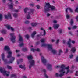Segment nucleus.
<instances>
[{"mask_svg":"<svg viewBox=\"0 0 78 78\" xmlns=\"http://www.w3.org/2000/svg\"><path fill=\"white\" fill-rule=\"evenodd\" d=\"M8 55L7 56V58H10V61L8 62H7V59H5V54L4 53H2V58L3 61H4V62L5 63H8V64H11L12 63L13 61L15 59V58L12 57V52L9 51L8 52Z\"/></svg>","mask_w":78,"mask_h":78,"instance_id":"1","label":"nucleus"},{"mask_svg":"<svg viewBox=\"0 0 78 78\" xmlns=\"http://www.w3.org/2000/svg\"><path fill=\"white\" fill-rule=\"evenodd\" d=\"M47 46L48 49V50H51V51L53 53V54H56V50H54L53 49V48H52V45L50 44H47L43 43L42 44L41 47H46Z\"/></svg>","mask_w":78,"mask_h":78,"instance_id":"2","label":"nucleus"},{"mask_svg":"<svg viewBox=\"0 0 78 78\" xmlns=\"http://www.w3.org/2000/svg\"><path fill=\"white\" fill-rule=\"evenodd\" d=\"M51 8V5L50 4V3H46V5L44 6V12L45 13H47L48 11H50V9Z\"/></svg>","mask_w":78,"mask_h":78,"instance_id":"3","label":"nucleus"},{"mask_svg":"<svg viewBox=\"0 0 78 78\" xmlns=\"http://www.w3.org/2000/svg\"><path fill=\"white\" fill-rule=\"evenodd\" d=\"M10 36L11 37L10 38V40L13 43H14L16 42V36H14V33H10Z\"/></svg>","mask_w":78,"mask_h":78,"instance_id":"4","label":"nucleus"},{"mask_svg":"<svg viewBox=\"0 0 78 78\" xmlns=\"http://www.w3.org/2000/svg\"><path fill=\"white\" fill-rule=\"evenodd\" d=\"M34 9H30V12H28V15L27 17V19H30V14H33V12H34Z\"/></svg>","mask_w":78,"mask_h":78,"instance_id":"5","label":"nucleus"},{"mask_svg":"<svg viewBox=\"0 0 78 78\" xmlns=\"http://www.w3.org/2000/svg\"><path fill=\"white\" fill-rule=\"evenodd\" d=\"M19 41H20V42H21L22 43L19 45L20 47H22L24 45V44L23 43V38H22V36H21V35H20V34H19Z\"/></svg>","mask_w":78,"mask_h":78,"instance_id":"6","label":"nucleus"},{"mask_svg":"<svg viewBox=\"0 0 78 78\" xmlns=\"http://www.w3.org/2000/svg\"><path fill=\"white\" fill-rule=\"evenodd\" d=\"M0 72L1 73H3L4 75H6L7 76H9V74L6 73V71L3 70V68L2 67H0Z\"/></svg>","mask_w":78,"mask_h":78,"instance_id":"7","label":"nucleus"},{"mask_svg":"<svg viewBox=\"0 0 78 78\" xmlns=\"http://www.w3.org/2000/svg\"><path fill=\"white\" fill-rule=\"evenodd\" d=\"M60 68L62 70H63L64 71H65V70L66 69L67 70H69V66H68L67 67H66V66L64 65V64H62L61 65Z\"/></svg>","mask_w":78,"mask_h":78,"instance_id":"8","label":"nucleus"},{"mask_svg":"<svg viewBox=\"0 0 78 78\" xmlns=\"http://www.w3.org/2000/svg\"><path fill=\"white\" fill-rule=\"evenodd\" d=\"M29 62L30 63V65L29 66V69H30L31 68V66L34 65L35 62H34V61L33 60H31L29 61Z\"/></svg>","mask_w":78,"mask_h":78,"instance_id":"9","label":"nucleus"},{"mask_svg":"<svg viewBox=\"0 0 78 78\" xmlns=\"http://www.w3.org/2000/svg\"><path fill=\"white\" fill-rule=\"evenodd\" d=\"M60 72L62 73L61 74H60L59 75V77H62L63 75H64V73H66V72L64 71L63 69L60 70Z\"/></svg>","mask_w":78,"mask_h":78,"instance_id":"10","label":"nucleus"},{"mask_svg":"<svg viewBox=\"0 0 78 78\" xmlns=\"http://www.w3.org/2000/svg\"><path fill=\"white\" fill-rule=\"evenodd\" d=\"M5 27H7V29H8V30H10V29H11V31H14V29H13V28L11 27V26L9 25H8V24H7L6 25H5Z\"/></svg>","mask_w":78,"mask_h":78,"instance_id":"11","label":"nucleus"},{"mask_svg":"<svg viewBox=\"0 0 78 78\" xmlns=\"http://www.w3.org/2000/svg\"><path fill=\"white\" fill-rule=\"evenodd\" d=\"M41 61L44 64V65H46V63H47V60L46 59L44 58V57L43 56L41 57Z\"/></svg>","mask_w":78,"mask_h":78,"instance_id":"12","label":"nucleus"},{"mask_svg":"<svg viewBox=\"0 0 78 78\" xmlns=\"http://www.w3.org/2000/svg\"><path fill=\"white\" fill-rule=\"evenodd\" d=\"M52 65L50 64H48L47 68L49 70H51Z\"/></svg>","mask_w":78,"mask_h":78,"instance_id":"13","label":"nucleus"},{"mask_svg":"<svg viewBox=\"0 0 78 78\" xmlns=\"http://www.w3.org/2000/svg\"><path fill=\"white\" fill-rule=\"evenodd\" d=\"M68 9L69 10L70 12H73V10L71 8L68 7L66 8V13H67V12H68V11H67V10H68Z\"/></svg>","mask_w":78,"mask_h":78,"instance_id":"14","label":"nucleus"},{"mask_svg":"<svg viewBox=\"0 0 78 78\" xmlns=\"http://www.w3.org/2000/svg\"><path fill=\"white\" fill-rule=\"evenodd\" d=\"M4 50L7 51H9L10 50V48H9V46H5L4 48Z\"/></svg>","mask_w":78,"mask_h":78,"instance_id":"15","label":"nucleus"},{"mask_svg":"<svg viewBox=\"0 0 78 78\" xmlns=\"http://www.w3.org/2000/svg\"><path fill=\"white\" fill-rule=\"evenodd\" d=\"M31 51H33V52H34L35 51L39 52V51H40V49H39V48H37L36 49H34L33 48H31Z\"/></svg>","mask_w":78,"mask_h":78,"instance_id":"16","label":"nucleus"},{"mask_svg":"<svg viewBox=\"0 0 78 78\" xmlns=\"http://www.w3.org/2000/svg\"><path fill=\"white\" fill-rule=\"evenodd\" d=\"M69 41L67 43V45H69V47H71V44H70V42H71V39H69Z\"/></svg>","mask_w":78,"mask_h":78,"instance_id":"17","label":"nucleus"},{"mask_svg":"<svg viewBox=\"0 0 78 78\" xmlns=\"http://www.w3.org/2000/svg\"><path fill=\"white\" fill-rule=\"evenodd\" d=\"M43 72H44V75L45 77L46 78H48V76H47V74H46V70H45V69H44L43 70Z\"/></svg>","mask_w":78,"mask_h":78,"instance_id":"18","label":"nucleus"},{"mask_svg":"<svg viewBox=\"0 0 78 78\" xmlns=\"http://www.w3.org/2000/svg\"><path fill=\"white\" fill-rule=\"evenodd\" d=\"M38 24V23H31V25L32 26V27H36L37 25Z\"/></svg>","mask_w":78,"mask_h":78,"instance_id":"19","label":"nucleus"},{"mask_svg":"<svg viewBox=\"0 0 78 78\" xmlns=\"http://www.w3.org/2000/svg\"><path fill=\"white\" fill-rule=\"evenodd\" d=\"M36 34V32L35 31H34L31 34V37L32 38H34L35 34Z\"/></svg>","mask_w":78,"mask_h":78,"instance_id":"20","label":"nucleus"},{"mask_svg":"<svg viewBox=\"0 0 78 78\" xmlns=\"http://www.w3.org/2000/svg\"><path fill=\"white\" fill-rule=\"evenodd\" d=\"M9 6L10 9H12L13 8V4L12 3L11 4L9 5Z\"/></svg>","mask_w":78,"mask_h":78,"instance_id":"21","label":"nucleus"},{"mask_svg":"<svg viewBox=\"0 0 78 78\" xmlns=\"http://www.w3.org/2000/svg\"><path fill=\"white\" fill-rule=\"evenodd\" d=\"M71 51H72L73 53H75V51H76V49H75V47H73L71 49Z\"/></svg>","mask_w":78,"mask_h":78,"instance_id":"22","label":"nucleus"},{"mask_svg":"<svg viewBox=\"0 0 78 78\" xmlns=\"http://www.w3.org/2000/svg\"><path fill=\"white\" fill-rule=\"evenodd\" d=\"M59 27V25L58 24L54 25V28L55 29H56V28H58Z\"/></svg>","mask_w":78,"mask_h":78,"instance_id":"23","label":"nucleus"},{"mask_svg":"<svg viewBox=\"0 0 78 78\" xmlns=\"http://www.w3.org/2000/svg\"><path fill=\"white\" fill-rule=\"evenodd\" d=\"M1 32L3 34H6V30H3L1 31Z\"/></svg>","mask_w":78,"mask_h":78,"instance_id":"24","label":"nucleus"},{"mask_svg":"<svg viewBox=\"0 0 78 78\" xmlns=\"http://www.w3.org/2000/svg\"><path fill=\"white\" fill-rule=\"evenodd\" d=\"M19 67H20V68H21V69H23L24 70H25V66H23L22 65H20Z\"/></svg>","mask_w":78,"mask_h":78,"instance_id":"25","label":"nucleus"},{"mask_svg":"<svg viewBox=\"0 0 78 78\" xmlns=\"http://www.w3.org/2000/svg\"><path fill=\"white\" fill-rule=\"evenodd\" d=\"M7 16L8 18H10V19H11V13H8Z\"/></svg>","mask_w":78,"mask_h":78,"instance_id":"26","label":"nucleus"},{"mask_svg":"<svg viewBox=\"0 0 78 78\" xmlns=\"http://www.w3.org/2000/svg\"><path fill=\"white\" fill-rule=\"evenodd\" d=\"M24 12L25 13H27V10H28V8L27 7L25 8L24 9Z\"/></svg>","mask_w":78,"mask_h":78,"instance_id":"27","label":"nucleus"},{"mask_svg":"<svg viewBox=\"0 0 78 78\" xmlns=\"http://www.w3.org/2000/svg\"><path fill=\"white\" fill-rule=\"evenodd\" d=\"M13 17L15 18H16V17H17L18 15L16 13H14L13 14Z\"/></svg>","mask_w":78,"mask_h":78,"instance_id":"28","label":"nucleus"},{"mask_svg":"<svg viewBox=\"0 0 78 78\" xmlns=\"http://www.w3.org/2000/svg\"><path fill=\"white\" fill-rule=\"evenodd\" d=\"M28 59H33V57L31 55H30L28 57Z\"/></svg>","mask_w":78,"mask_h":78,"instance_id":"29","label":"nucleus"},{"mask_svg":"<svg viewBox=\"0 0 78 78\" xmlns=\"http://www.w3.org/2000/svg\"><path fill=\"white\" fill-rule=\"evenodd\" d=\"M50 8H51V10H54V9H55V6H51V7Z\"/></svg>","mask_w":78,"mask_h":78,"instance_id":"30","label":"nucleus"},{"mask_svg":"<svg viewBox=\"0 0 78 78\" xmlns=\"http://www.w3.org/2000/svg\"><path fill=\"white\" fill-rule=\"evenodd\" d=\"M11 77H16V75L14 74H12L11 75Z\"/></svg>","mask_w":78,"mask_h":78,"instance_id":"31","label":"nucleus"},{"mask_svg":"<svg viewBox=\"0 0 78 78\" xmlns=\"http://www.w3.org/2000/svg\"><path fill=\"white\" fill-rule=\"evenodd\" d=\"M23 51H27V49L25 48H23L22 49Z\"/></svg>","mask_w":78,"mask_h":78,"instance_id":"32","label":"nucleus"},{"mask_svg":"<svg viewBox=\"0 0 78 78\" xmlns=\"http://www.w3.org/2000/svg\"><path fill=\"white\" fill-rule=\"evenodd\" d=\"M40 41H41V42H42V43L45 42V40L44 39H41L40 40Z\"/></svg>","mask_w":78,"mask_h":78,"instance_id":"33","label":"nucleus"},{"mask_svg":"<svg viewBox=\"0 0 78 78\" xmlns=\"http://www.w3.org/2000/svg\"><path fill=\"white\" fill-rule=\"evenodd\" d=\"M30 23V21H26L25 22V24H28Z\"/></svg>","mask_w":78,"mask_h":78,"instance_id":"34","label":"nucleus"},{"mask_svg":"<svg viewBox=\"0 0 78 78\" xmlns=\"http://www.w3.org/2000/svg\"><path fill=\"white\" fill-rule=\"evenodd\" d=\"M70 23L71 25H72L73 23V20H71Z\"/></svg>","mask_w":78,"mask_h":78,"instance_id":"35","label":"nucleus"},{"mask_svg":"<svg viewBox=\"0 0 78 78\" xmlns=\"http://www.w3.org/2000/svg\"><path fill=\"white\" fill-rule=\"evenodd\" d=\"M55 76L56 77H59V75L58 73H56L55 74Z\"/></svg>","mask_w":78,"mask_h":78,"instance_id":"36","label":"nucleus"},{"mask_svg":"<svg viewBox=\"0 0 78 78\" xmlns=\"http://www.w3.org/2000/svg\"><path fill=\"white\" fill-rule=\"evenodd\" d=\"M25 37L27 39H28L29 38V35H25Z\"/></svg>","mask_w":78,"mask_h":78,"instance_id":"37","label":"nucleus"},{"mask_svg":"<svg viewBox=\"0 0 78 78\" xmlns=\"http://www.w3.org/2000/svg\"><path fill=\"white\" fill-rule=\"evenodd\" d=\"M7 68L9 69H12V67H11L8 65L7 66Z\"/></svg>","mask_w":78,"mask_h":78,"instance_id":"38","label":"nucleus"},{"mask_svg":"<svg viewBox=\"0 0 78 78\" xmlns=\"http://www.w3.org/2000/svg\"><path fill=\"white\" fill-rule=\"evenodd\" d=\"M76 28H77V27L76 26H74L72 28L73 29H76Z\"/></svg>","mask_w":78,"mask_h":78,"instance_id":"39","label":"nucleus"},{"mask_svg":"<svg viewBox=\"0 0 78 78\" xmlns=\"http://www.w3.org/2000/svg\"><path fill=\"white\" fill-rule=\"evenodd\" d=\"M75 12H77V13H78V7H77L75 10Z\"/></svg>","mask_w":78,"mask_h":78,"instance_id":"40","label":"nucleus"},{"mask_svg":"<svg viewBox=\"0 0 78 78\" xmlns=\"http://www.w3.org/2000/svg\"><path fill=\"white\" fill-rule=\"evenodd\" d=\"M78 71H76V73L75 76H78Z\"/></svg>","mask_w":78,"mask_h":78,"instance_id":"41","label":"nucleus"},{"mask_svg":"<svg viewBox=\"0 0 78 78\" xmlns=\"http://www.w3.org/2000/svg\"><path fill=\"white\" fill-rule=\"evenodd\" d=\"M19 61H20V62H23V59H21L19 60Z\"/></svg>","mask_w":78,"mask_h":78,"instance_id":"42","label":"nucleus"},{"mask_svg":"<svg viewBox=\"0 0 78 78\" xmlns=\"http://www.w3.org/2000/svg\"><path fill=\"white\" fill-rule=\"evenodd\" d=\"M46 32H45V30H44V34L43 36H45V35L46 34Z\"/></svg>","mask_w":78,"mask_h":78,"instance_id":"43","label":"nucleus"},{"mask_svg":"<svg viewBox=\"0 0 78 78\" xmlns=\"http://www.w3.org/2000/svg\"><path fill=\"white\" fill-rule=\"evenodd\" d=\"M62 53V50H61V49H60V50H59V55H60V53Z\"/></svg>","mask_w":78,"mask_h":78,"instance_id":"44","label":"nucleus"},{"mask_svg":"<svg viewBox=\"0 0 78 78\" xmlns=\"http://www.w3.org/2000/svg\"><path fill=\"white\" fill-rule=\"evenodd\" d=\"M59 33H62V29H60L59 30Z\"/></svg>","mask_w":78,"mask_h":78,"instance_id":"45","label":"nucleus"},{"mask_svg":"<svg viewBox=\"0 0 78 78\" xmlns=\"http://www.w3.org/2000/svg\"><path fill=\"white\" fill-rule=\"evenodd\" d=\"M69 17H70V16H69V15H66V18L67 19H69Z\"/></svg>","mask_w":78,"mask_h":78,"instance_id":"46","label":"nucleus"},{"mask_svg":"<svg viewBox=\"0 0 78 78\" xmlns=\"http://www.w3.org/2000/svg\"><path fill=\"white\" fill-rule=\"evenodd\" d=\"M73 56V55H69V58H72Z\"/></svg>","mask_w":78,"mask_h":78,"instance_id":"47","label":"nucleus"},{"mask_svg":"<svg viewBox=\"0 0 78 78\" xmlns=\"http://www.w3.org/2000/svg\"><path fill=\"white\" fill-rule=\"evenodd\" d=\"M4 17L5 19H8V16L6 15H5L4 16Z\"/></svg>","mask_w":78,"mask_h":78,"instance_id":"48","label":"nucleus"},{"mask_svg":"<svg viewBox=\"0 0 78 78\" xmlns=\"http://www.w3.org/2000/svg\"><path fill=\"white\" fill-rule=\"evenodd\" d=\"M36 7L37 8V9H39V8H40V6H39V5H37Z\"/></svg>","mask_w":78,"mask_h":78,"instance_id":"49","label":"nucleus"},{"mask_svg":"<svg viewBox=\"0 0 78 78\" xmlns=\"http://www.w3.org/2000/svg\"><path fill=\"white\" fill-rule=\"evenodd\" d=\"M76 22H78V16H77L76 18Z\"/></svg>","mask_w":78,"mask_h":78,"instance_id":"50","label":"nucleus"},{"mask_svg":"<svg viewBox=\"0 0 78 78\" xmlns=\"http://www.w3.org/2000/svg\"><path fill=\"white\" fill-rule=\"evenodd\" d=\"M59 39L57 40L56 42V44H58V43H59Z\"/></svg>","mask_w":78,"mask_h":78,"instance_id":"51","label":"nucleus"},{"mask_svg":"<svg viewBox=\"0 0 78 78\" xmlns=\"http://www.w3.org/2000/svg\"><path fill=\"white\" fill-rule=\"evenodd\" d=\"M76 61L78 62V55H77L76 57Z\"/></svg>","mask_w":78,"mask_h":78,"instance_id":"52","label":"nucleus"},{"mask_svg":"<svg viewBox=\"0 0 78 78\" xmlns=\"http://www.w3.org/2000/svg\"><path fill=\"white\" fill-rule=\"evenodd\" d=\"M0 41H3V38L2 37H1L0 38Z\"/></svg>","mask_w":78,"mask_h":78,"instance_id":"53","label":"nucleus"},{"mask_svg":"<svg viewBox=\"0 0 78 78\" xmlns=\"http://www.w3.org/2000/svg\"><path fill=\"white\" fill-rule=\"evenodd\" d=\"M30 6H34V4H31L30 5Z\"/></svg>","mask_w":78,"mask_h":78,"instance_id":"54","label":"nucleus"},{"mask_svg":"<svg viewBox=\"0 0 78 78\" xmlns=\"http://www.w3.org/2000/svg\"><path fill=\"white\" fill-rule=\"evenodd\" d=\"M53 22L54 23H57V21L56 20H55L53 21Z\"/></svg>","mask_w":78,"mask_h":78,"instance_id":"55","label":"nucleus"},{"mask_svg":"<svg viewBox=\"0 0 78 78\" xmlns=\"http://www.w3.org/2000/svg\"><path fill=\"white\" fill-rule=\"evenodd\" d=\"M72 42L73 44H74L75 43V41H72Z\"/></svg>","mask_w":78,"mask_h":78,"instance_id":"56","label":"nucleus"},{"mask_svg":"<svg viewBox=\"0 0 78 78\" xmlns=\"http://www.w3.org/2000/svg\"><path fill=\"white\" fill-rule=\"evenodd\" d=\"M66 41H65V40H63V44H65V43H66Z\"/></svg>","mask_w":78,"mask_h":78,"instance_id":"57","label":"nucleus"},{"mask_svg":"<svg viewBox=\"0 0 78 78\" xmlns=\"http://www.w3.org/2000/svg\"><path fill=\"white\" fill-rule=\"evenodd\" d=\"M69 34H71V35H72V32H71V31L69 32Z\"/></svg>","mask_w":78,"mask_h":78,"instance_id":"58","label":"nucleus"},{"mask_svg":"<svg viewBox=\"0 0 78 78\" xmlns=\"http://www.w3.org/2000/svg\"><path fill=\"white\" fill-rule=\"evenodd\" d=\"M50 16V14L49 13H48L47 14V17H49V16Z\"/></svg>","mask_w":78,"mask_h":78,"instance_id":"59","label":"nucleus"},{"mask_svg":"<svg viewBox=\"0 0 78 78\" xmlns=\"http://www.w3.org/2000/svg\"><path fill=\"white\" fill-rule=\"evenodd\" d=\"M69 51V50L68 49H66V53H67Z\"/></svg>","mask_w":78,"mask_h":78,"instance_id":"60","label":"nucleus"},{"mask_svg":"<svg viewBox=\"0 0 78 78\" xmlns=\"http://www.w3.org/2000/svg\"><path fill=\"white\" fill-rule=\"evenodd\" d=\"M14 11L15 12H19V11L18 10H15Z\"/></svg>","mask_w":78,"mask_h":78,"instance_id":"61","label":"nucleus"},{"mask_svg":"<svg viewBox=\"0 0 78 78\" xmlns=\"http://www.w3.org/2000/svg\"><path fill=\"white\" fill-rule=\"evenodd\" d=\"M39 42L38 41L36 42V45H39Z\"/></svg>","mask_w":78,"mask_h":78,"instance_id":"62","label":"nucleus"},{"mask_svg":"<svg viewBox=\"0 0 78 78\" xmlns=\"http://www.w3.org/2000/svg\"><path fill=\"white\" fill-rule=\"evenodd\" d=\"M59 18V16H56L55 17V19H58Z\"/></svg>","mask_w":78,"mask_h":78,"instance_id":"63","label":"nucleus"},{"mask_svg":"<svg viewBox=\"0 0 78 78\" xmlns=\"http://www.w3.org/2000/svg\"><path fill=\"white\" fill-rule=\"evenodd\" d=\"M48 29L49 30H51V27H49Z\"/></svg>","mask_w":78,"mask_h":78,"instance_id":"64","label":"nucleus"}]
</instances>
